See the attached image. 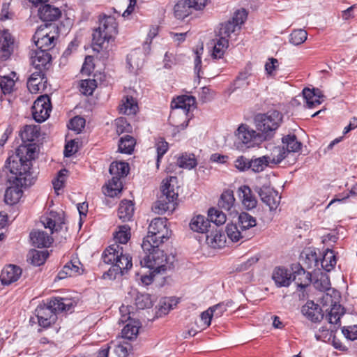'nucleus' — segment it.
<instances>
[{
    "label": "nucleus",
    "mask_w": 357,
    "mask_h": 357,
    "mask_svg": "<svg viewBox=\"0 0 357 357\" xmlns=\"http://www.w3.org/2000/svg\"><path fill=\"white\" fill-rule=\"evenodd\" d=\"M21 158L10 155L5 163V169L9 174L7 181L10 185L6 188L4 201L8 205H14L19 202L23 195L22 188L33 184L35 176L29 164L22 163Z\"/></svg>",
    "instance_id": "1"
},
{
    "label": "nucleus",
    "mask_w": 357,
    "mask_h": 357,
    "mask_svg": "<svg viewBox=\"0 0 357 357\" xmlns=\"http://www.w3.org/2000/svg\"><path fill=\"white\" fill-rule=\"evenodd\" d=\"M103 262L110 264L111 267L102 275V278L115 280L118 276H122L132 268V257L124 253L123 247L118 243L109 245L102 252L101 257Z\"/></svg>",
    "instance_id": "2"
},
{
    "label": "nucleus",
    "mask_w": 357,
    "mask_h": 357,
    "mask_svg": "<svg viewBox=\"0 0 357 357\" xmlns=\"http://www.w3.org/2000/svg\"><path fill=\"white\" fill-rule=\"evenodd\" d=\"M118 33V24L113 16L104 15L99 19V26L93 33L92 48L97 52H102L103 57L109 56L111 43Z\"/></svg>",
    "instance_id": "3"
},
{
    "label": "nucleus",
    "mask_w": 357,
    "mask_h": 357,
    "mask_svg": "<svg viewBox=\"0 0 357 357\" xmlns=\"http://www.w3.org/2000/svg\"><path fill=\"white\" fill-rule=\"evenodd\" d=\"M22 144L16 149L13 155L21 158L22 163L29 164L32 167V160L36 158V144L33 142L40 136V128L37 126L26 125L20 131Z\"/></svg>",
    "instance_id": "4"
},
{
    "label": "nucleus",
    "mask_w": 357,
    "mask_h": 357,
    "mask_svg": "<svg viewBox=\"0 0 357 357\" xmlns=\"http://www.w3.org/2000/svg\"><path fill=\"white\" fill-rule=\"evenodd\" d=\"M160 245L151 243V248L143 249L144 257L140 260V264L157 273H164L167 270L174 268V256L167 257L164 251L159 248Z\"/></svg>",
    "instance_id": "5"
},
{
    "label": "nucleus",
    "mask_w": 357,
    "mask_h": 357,
    "mask_svg": "<svg viewBox=\"0 0 357 357\" xmlns=\"http://www.w3.org/2000/svg\"><path fill=\"white\" fill-rule=\"evenodd\" d=\"M172 234V231L167 227V220L162 218H154L149 226L148 234L143 239L142 248L147 250L151 248V243L162 245L167 241Z\"/></svg>",
    "instance_id": "6"
},
{
    "label": "nucleus",
    "mask_w": 357,
    "mask_h": 357,
    "mask_svg": "<svg viewBox=\"0 0 357 357\" xmlns=\"http://www.w3.org/2000/svg\"><path fill=\"white\" fill-rule=\"evenodd\" d=\"M282 119L283 114L276 109L257 114L254 118L257 130L266 137V140L273 137L275 131L280 127Z\"/></svg>",
    "instance_id": "7"
},
{
    "label": "nucleus",
    "mask_w": 357,
    "mask_h": 357,
    "mask_svg": "<svg viewBox=\"0 0 357 357\" xmlns=\"http://www.w3.org/2000/svg\"><path fill=\"white\" fill-rule=\"evenodd\" d=\"M130 167L128 162L114 161L110 164L109 172L112 176L106 184L104 193L105 195L114 197L120 194L123 189L121 179L129 173Z\"/></svg>",
    "instance_id": "8"
},
{
    "label": "nucleus",
    "mask_w": 357,
    "mask_h": 357,
    "mask_svg": "<svg viewBox=\"0 0 357 357\" xmlns=\"http://www.w3.org/2000/svg\"><path fill=\"white\" fill-rule=\"evenodd\" d=\"M196 107V99L192 96L183 95L174 98L171 102V109L172 110L181 109L185 115L184 121L176 126L178 130H183L185 129L188 126L190 118L188 116L189 112Z\"/></svg>",
    "instance_id": "9"
},
{
    "label": "nucleus",
    "mask_w": 357,
    "mask_h": 357,
    "mask_svg": "<svg viewBox=\"0 0 357 357\" xmlns=\"http://www.w3.org/2000/svg\"><path fill=\"white\" fill-rule=\"evenodd\" d=\"M236 136L240 142L242 143L241 148H250L259 145L266 140L260 132L257 133L255 130L250 129L247 125L242 124L237 129Z\"/></svg>",
    "instance_id": "10"
},
{
    "label": "nucleus",
    "mask_w": 357,
    "mask_h": 357,
    "mask_svg": "<svg viewBox=\"0 0 357 357\" xmlns=\"http://www.w3.org/2000/svg\"><path fill=\"white\" fill-rule=\"evenodd\" d=\"M51 110V100L47 94L38 97L31 107L33 118L38 123L44 122L50 116Z\"/></svg>",
    "instance_id": "11"
},
{
    "label": "nucleus",
    "mask_w": 357,
    "mask_h": 357,
    "mask_svg": "<svg viewBox=\"0 0 357 357\" xmlns=\"http://www.w3.org/2000/svg\"><path fill=\"white\" fill-rule=\"evenodd\" d=\"M34 314L37 318L38 325L43 328H48L57 321V315L47 303L40 304L35 309Z\"/></svg>",
    "instance_id": "12"
},
{
    "label": "nucleus",
    "mask_w": 357,
    "mask_h": 357,
    "mask_svg": "<svg viewBox=\"0 0 357 357\" xmlns=\"http://www.w3.org/2000/svg\"><path fill=\"white\" fill-rule=\"evenodd\" d=\"M255 191L258 193L262 202L269 207L270 211L275 210L278 208L280 196L273 188L264 185L261 187H256Z\"/></svg>",
    "instance_id": "13"
},
{
    "label": "nucleus",
    "mask_w": 357,
    "mask_h": 357,
    "mask_svg": "<svg viewBox=\"0 0 357 357\" xmlns=\"http://www.w3.org/2000/svg\"><path fill=\"white\" fill-rule=\"evenodd\" d=\"M31 63L36 71L46 73L52 66V55L47 52L41 50H34L30 52Z\"/></svg>",
    "instance_id": "14"
},
{
    "label": "nucleus",
    "mask_w": 357,
    "mask_h": 357,
    "mask_svg": "<svg viewBox=\"0 0 357 357\" xmlns=\"http://www.w3.org/2000/svg\"><path fill=\"white\" fill-rule=\"evenodd\" d=\"M291 280L301 289H305L311 283V273L306 271L300 263L291 265Z\"/></svg>",
    "instance_id": "15"
},
{
    "label": "nucleus",
    "mask_w": 357,
    "mask_h": 357,
    "mask_svg": "<svg viewBox=\"0 0 357 357\" xmlns=\"http://www.w3.org/2000/svg\"><path fill=\"white\" fill-rule=\"evenodd\" d=\"M15 38L8 29L0 31V59L8 60L14 52Z\"/></svg>",
    "instance_id": "16"
},
{
    "label": "nucleus",
    "mask_w": 357,
    "mask_h": 357,
    "mask_svg": "<svg viewBox=\"0 0 357 357\" xmlns=\"http://www.w3.org/2000/svg\"><path fill=\"white\" fill-rule=\"evenodd\" d=\"M47 78L43 71L33 72L27 80V89L31 93H38L47 88Z\"/></svg>",
    "instance_id": "17"
},
{
    "label": "nucleus",
    "mask_w": 357,
    "mask_h": 357,
    "mask_svg": "<svg viewBox=\"0 0 357 357\" xmlns=\"http://www.w3.org/2000/svg\"><path fill=\"white\" fill-rule=\"evenodd\" d=\"M301 312L312 322H319L324 318V313L321 307L313 301H307L302 307Z\"/></svg>",
    "instance_id": "18"
},
{
    "label": "nucleus",
    "mask_w": 357,
    "mask_h": 357,
    "mask_svg": "<svg viewBox=\"0 0 357 357\" xmlns=\"http://www.w3.org/2000/svg\"><path fill=\"white\" fill-rule=\"evenodd\" d=\"M272 280L277 287H288L292 282L291 274L284 266H276L272 273Z\"/></svg>",
    "instance_id": "19"
},
{
    "label": "nucleus",
    "mask_w": 357,
    "mask_h": 357,
    "mask_svg": "<svg viewBox=\"0 0 357 357\" xmlns=\"http://www.w3.org/2000/svg\"><path fill=\"white\" fill-rule=\"evenodd\" d=\"M238 195L243 205L247 210L256 208L258 202L257 199L248 185H243L239 187L238 189Z\"/></svg>",
    "instance_id": "20"
},
{
    "label": "nucleus",
    "mask_w": 357,
    "mask_h": 357,
    "mask_svg": "<svg viewBox=\"0 0 357 357\" xmlns=\"http://www.w3.org/2000/svg\"><path fill=\"white\" fill-rule=\"evenodd\" d=\"M22 275V269L16 266L10 264L3 268L1 271L0 279L4 285H9L16 282Z\"/></svg>",
    "instance_id": "21"
},
{
    "label": "nucleus",
    "mask_w": 357,
    "mask_h": 357,
    "mask_svg": "<svg viewBox=\"0 0 357 357\" xmlns=\"http://www.w3.org/2000/svg\"><path fill=\"white\" fill-rule=\"evenodd\" d=\"M320 259L316 250L310 248L305 249L301 254L303 265L307 269L320 270Z\"/></svg>",
    "instance_id": "22"
},
{
    "label": "nucleus",
    "mask_w": 357,
    "mask_h": 357,
    "mask_svg": "<svg viewBox=\"0 0 357 357\" xmlns=\"http://www.w3.org/2000/svg\"><path fill=\"white\" fill-rule=\"evenodd\" d=\"M47 303L56 315L59 312L71 311L74 307L72 300L61 297L51 298Z\"/></svg>",
    "instance_id": "23"
},
{
    "label": "nucleus",
    "mask_w": 357,
    "mask_h": 357,
    "mask_svg": "<svg viewBox=\"0 0 357 357\" xmlns=\"http://www.w3.org/2000/svg\"><path fill=\"white\" fill-rule=\"evenodd\" d=\"M61 15L60 9L50 4L43 5L38 10L40 19L46 24L57 20Z\"/></svg>",
    "instance_id": "24"
},
{
    "label": "nucleus",
    "mask_w": 357,
    "mask_h": 357,
    "mask_svg": "<svg viewBox=\"0 0 357 357\" xmlns=\"http://www.w3.org/2000/svg\"><path fill=\"white\" fill-rule=\"evenodd\" d=\"M32 245L37 248H48L53 242V238L45 231L33 230L29 234Z\"/></svg>",
    "instance_id": "25"
},
{
    "label": "nucleus",
    "mask_w": 357,
    "mask_h": 357,
    "mask_svg": "<svg viewBox=\"0 0 357 357\" xmlns=\"http://www.w3.org/2000/svg\"><path fill=\"white\" fill-rule=\"evenodd\" d=\"M226 233L228 238L233 242H238L241 239H250L253 236V234L244 232L241 229L237 223L227 224L226 227Z\"/></svg>",
    "instance_id": "26"
},
{
    "label": "nucleus",
    "mask_w": 357,
    "mask_h": 357,
    "mask_svg": "<svg viewBox=\"0 0 357 357\" xmlns=\"http://www.w3.org/2000/svg\"><path fill=\"white\" fill-rule=\"evenodd\" d=\"M134 204L132 201L123 199L121 202L118 208V216L122 222L132 220L134 214Z\"/></svg>",
    "instance_id": "27"
},
{
    "label": "nucleus",
    "mask_w": 357,
    "mask_h": 357,
    "mask_svg": "<svg viewBox=\"0 0 357 357\" xmlns=\"http://www.w3.org/2000/svg\"><path fill=\"white\" fill-rule=\"evenodd\" d=\"M190 229L198 233H207L210 227V220L202 215H197L193 217L190 222Z\"/></svg>",
    "instance_id": "28"
},
{
    "label": "nucleus",
    "mask_w": 357,
    "mask_h": 357,
    "mask_svg": "<svg viewBox=\"0 0 357 357\" xmlns=\"http://www.w3.org/2000/svg\"><path fill=\"white\" fill-rule=\"evenodd\" d=\"M119 110L123 114L134 115L138 110L137 102L132 96H126L122 99Z\"/></svg>",
    "instance_id": "29"
},
{
    "label": "nucleus",
    "mask_w": 357,
    "mask_h": 357,
    "mask_svg": "<svg viewBox=\"0 0 357 357\" xmlns=\"http://www.w3.org/2000/svg\"><path fill=\"white\" fill-rule=\"evenodd\" d=\"M193 10L189 0H179L174 7V16L178 20H184L191 15Z\"/></svg>",
    "instance_id": "30"
},
{
    "label": "nucleus",
    "mask_w": 357,
    "mask_h": 357,
    "mask_svg": "<svg viewBox=\"0 0 357 357\" xmlns=\"http://www.w3.org/2000/svg\"><path fill=\"white\" fill-rule=\"evenodd\" d=\"M206 241L213 248H222L225 245L226 236L222 231L215 230L206 236Z\"/></svg>",
    "instance_id": "31"
},
{
    "label": "nucleus",
    "mask_w": 357,
    "mask_h": 357,
    "mask_svg": "<svg viewBox=\"0 0 357 357\" xmlns=\"http://www.w3.org/2000/svg\"><path fill=\"white\" fill-rule=\"evenodd\" d=\"M282 146H284L288 153L298 152L301 150L302 143L299 142L294 134H289L282 138Z\"/></svg>",
    "instance_id": "32"
},
{
    "label": "nucleus",
    "mask_w": 357,
    "mask_h": 357,
    "mask_svg": "<svg viewBox=\"0 0 357 357\" xmlns=\"http://www.w3.org/2000/svg\"><path fill=\"white\" fill-rule=\"evenodd\" d=\"M235 197L231 190H225L222 192L218 201V206L226 211H230L234 206Z\"/></svg>",
    "instance_id": "33"
},
{
    "label": "nucleus",
    "mask_w": 357,
    "mask_h": 357,
    "mask_svg": "<svg viewBox=\"0 0 357 357\" xmlns=\"http://www.w3.org/2000/svg\"><path fill=\"white\" fill-rule=\"evenodd\" d=\"M337 259L334 252L327 249L322 258L320 259V270L323 269L327 272L333 270L336 265Z\"/></svg>",
    "instance_id": "34"
},
{
    "label": "nucleus",
    "mask_w": 357,
    "mask_h": 357,
    "mask_svg": "<svg viewBox=\"0 0 357 357\" xmlns=\"http://www.w3.org/2000/svg\"><path fill=\"white\" fill-rule=\"evenodd\" d=\"M237 225L244 232L257 225L256 218L247 212H242L238 215Z\"/></svg>",
    "instance_id": "35"
},
{
    "label": "nucleus",
    "mask_w": 357,
    "mask_h": 357,
    "mask_svg": "<svg viewBox=\"0 0 357 357\" xmlns=\"http://www.w3.org/2000/svg\"><path fill=\"white\" fill-rule=\"evenodd\" d=\"M136 144L135 138L126 135L120 138L118 144V150L121 153L131 154Z\"/></svg>",
    "instance_id": "36"
},
{
    "label": "nucleus",
    "mask_w": 357,
    "mask_h": 357,
    "mask_svg": "<svg viewBox=\"0 0 357 357\" xmlns=\"http://www.w3.org/2000/svg\"><path fill=\"white\" fill-rule=\"evenodd\" d=\"M176 163L183 169H192L197 165V161L195 154L183 153L178 157Z\"/></svg>",
    "instance_id": "37"
},
{
    "label": "nucleus",
    "mask_w": 357,
    "mask_h": 357,
    "mask_svg": "<svg viewBox=\"0 0 357 357\" xmlns=\"http://www.w3.org/2000/svg\"><path fill=\"white\" fill-rule=\"evenodd\" d=\"M317 93L321 94V91L319 89L305 88L303 91V98L305 100L307 105L309 108H312L315 105H320L323 100L316 99Z\"/></svg>",
    "instance_id": "38"
},
{
    "label": "nucleus",
    "mask_w": 357,
    "mask_h": 357,
    "mask_svg": "<svg viewBox=\"0 0 357 357\" xmlns=\"http://www.w3.org/2000/svg\"><path fill=\"white\" fill-rule=\"evenodd\" d=\"M238 30V28L229 20L222 23L220 26L216 37L220 38L226 39L229 41V38L231 37V33H234Z\"/></svg>",
    "instance_id": "39"
},
{
    "label": "nucleus",
    "mask_w": 357,
    "mask_h": 357,
    "mask_svg": "<svg viewBox=\"0 0 357 357\" xmlns=\"http://www.w3.org/2000/svg\"><path fill=\"white\" fill-rule=\"evenodd\" d=\"M270 162L271 157L268 155L252 158L250 159V169L255 173L261 172L268 165Z\"/></svg>",
    "instance_id": "40"
},
{
    "label": "nucleus",
    "mask_w": 357,
    "mask_h": 357,
    "mask_svg": "<svg viewBox=\"0 0 357 357\" xmlns=\"http://www.w3.org/2000/svg\"><path fill=\"white\" fill-rule=\"evenodd\" d=\"M174 204L169 202L160 195L154 203L152 209L156 213L163 214L167 211L174 209Z\"/></svg>",
    "instance_id": "41"
},
{
    "label": "nucleus",
    "mask_w": 357,
    "mask_h": 357,
    "mask_svg": "<svg viewBox=\"0 0 357 357\" xmlns=\"http://www.w3.org/2000/svg\"><path fill=\"white\" fill-rule=\"evenodd\" d=\"M229 47V42L224 38L217 37L216 42L214 44L212 57L214 59L222 58L225 50Z\"/></svg>",
    "instance_id": "42"
},
{
    "label": "nucleus",
    "mask_w": 357,
    "mask_h": 357,
    "mask_svg": "<svg viewBox=\"0 0 357 357\" xmlns=\"http://www.w3.org/2000/svg\"><path fill=\"white\" fill-rule=\"evenodd\" d=\"M119 231L114 234V243L126 244L130 238V228L127 225L119 226Z\"/></svg>",
    "instance_id": "43"
},
{
    "label": "nucleus",
    "mask_w": 357,
    "mask_h": 357,
    "mask_svg": "<svg viewBox=\"0 0 357 357\" xmlns=\"http://www.w3.org/2000/svg\"><path fill=\"white\" fill-rule=\"evenodd\" d=\"M155 147L157 152L156 167L158 169L161 159L169 149V144L164 137H159L155 142Z\"/></svg>",
    "instance_id": "44"
},
{
    "label": "nucleus",
    "mask_w": 357,
    "mask_h": 357,
    "mask_svg": "<svg viewBox=\"0 0 357 357\" xmlns=\"http://www.w3.org/2000/svg\"><path fill=\"white\" fill-rule=\"evenodd\" d=\"M56 38L54 36H50L48 33L46 36L43 37L40 40H37L34 42L37 50H41L45 51H49L55 46Z\"/></svg>",
    "instance_id": "45"
},
{
    "label": "nucleus",
    "mask_w": 357,
    "mask_h": 357,
    "mask_svg": "<svg viewBox=\"0 0 357 357\" xmlns=\"http://www.w3.org/2000/svg\"><path fill=\"white\" fill-rule=\"evenodd\" d=\"M307 38V33L305 30L300 29L294 30L289 36V42L294 45L303 44Z\"/></svg>",
    "instance_id": "46"
},
{
    "label": "nucleus",
    "mask_w": 357,
    "mask_h": 357,
    "mask_svg": "<svg viewBox=\"0 0 357 357\" xmlns=\"http://www.w3.org/2000/svg\"><path fill=\"white\" fill-rule=\"evenodd\" d=\"M208 218L211 222L219 226L223 225L226 222V215L221 211L214 208H211L208 211Z\"/></svg>",
    "instance_id": "47"
},
{
    "label": "nucleus",
    "mask_w": 357,
    "mask_h": 357,
    "mask_svg": "<svg viewBox=\"0 0 357 357\" xmlns=\"http://www.w3.org/2000/svg\"><path fill=\"white\" fill-rule=\"evenodd\" d=\"M161 191V196L163 198L175 204L174 202L177 199L178 193L175 192L174 185L167 181L162 185Z\"/></svg>",
    "instance_id": "48"
},
{
    "label": "nucleus",
    "mask_w": 357,
    "mask_h": 357,
    "mask_svg": "<svg viewBox=\"0 0 357 357\" xmlns=\"http://www.w3.org/2000/svg\"><path fill=\"white\" fill-rule=\"evenodd\" d=\"M135 300L137 309L144 310L153 306V301L149 294L137 293Z\"/></svg>",
    "instance_id": "49"
},
{
    "label": "nucleus",
    "mask_w": 357,
    "mask_h": 357,
    "mask_svg": "<svg viewBox=\"0 0 357 357\" xmlns=\"http://www.w3.org/2000/svg\"><path fill=\"white\" fill-rule=\"evenodd\" d=\"M344 314V307L340 304H334L328 313V321L337 324L340 321V317Z\"/></svg>",
    "instance_id": "50"
},
{
    "label": "nucleus",
    "mask_w": 357,
    "mask_h": 357,
    "mask_svg": "<svg viewBox=\"0 0 357 357\" xmlns=\"http://www.w3.org/2000/svg\"><path fill=\"white\" fill-rule=\"evenodd\" d=\"M284 146H276L271 153V162L273 164H280L288 155Z\"/></svg>",
    "instance_id": "51"
},
{
    "label": "nucleus",
    "mask_w": 357,
    "mask_h": 357,
    "mask_svg": "<svg viewBox=\"0 0 357 357\" xmlns=\"http://www.w3.org/2000/svg\"><path fill=\"white\" fill-rule=\"evenodd\" d=\"M31 264L34 266H40L45 263L49 254L47 251L33 250L31 252Z\"/></svg>",
    "instance_id": "52"
},
{
    "label": "nucleus",
    "mask_w": 357,
    "mask_h": 357,
    "mask_svg": "<svg viewBox=\"0 0 357 357\" xmlns=\"http://www.w3.org/2000/svg\"><path fill=\"white\" fill-rule=\"evenodd\" d=\"M15 81L9 76H0V87L5 95L10 94L13 91Z\"/></svg>",
    "instance_id": "53"
},
{
    "label": "nucleus",
    "mask_w": 357,
    "mask_h": 357,
    "mask_svg": "<svg viewBox=\"0 0 357 357\" xmlns=\"http://www.w3.org/2000/svg\"><path fill=\"white\" fill-rule=\"evenodd\" d=\"M96 87L97 83L95 79H84L80 84V91L86 96H91Z\"/></svg>",
    "instance_id": "54"
},
{
    "label": "nucleus",
    "mask_w": 357,
    "mask_h": 357,
    "mask_svg": "<svg viewBox=\"0 0 357 357\" xmlns=\"http://www.w3.org/2000/svg\"><path fill=\"white\" fill-rule=\"evenodd\" d=\"M248 17V13L245 9L242 8L241 10H238L234 13L233 17L230 22H232L238 28V30L241 29V25L245 22Z\"/></svg>",
    "instance_id": "55"
},
{
    "label": "nucleus",
    "mask_w": 357,
    "mask_h": 357,
    "mask_svg": "<svg viewBox=\"0 0 357 357\" xmlns=\"http://www.w3.org/2000/svg\"><path fill=\"white\" fill-rule=\"evenodd\" d=\"M81 263L77 259H72L65 265V270L68 272L69 277L80 275L82 271L79 268Z\"/></svg>",
    "instance_id": "56"
},
{
    "label": "nucleus",
    "mask_w": 357,
    "mask_h": 357,
    "mask_svg": "<svg viewBox=\"0 0 357 357\" xmlns=\"http://www.w3.org/2000/svg\"><path fill=\"white\" fill-rule=\"evenodd\" d=\"M116 131L119 135L124 132H129L132 127L125 118L121 117L115 121Z\"/></svg>",
    "instance_id": "57"
},
{
    "label": "nucleus",
    "mask_w": 357,
    "mask_h": 357,
    "mask_svg": "<svg viewBox=\"0 0 357 357\" xmlns=\"http://www.w3.org/2000/svg\"><path fill=\"white\" fill-rule=\"evenodd\" d=\"M138 331V327L128 324L122 329V336L128 340H132L137 337Z\"/></svg>",
    "instance_id": "58"
},
{
    "label": "nucleus",
    "mask_w": 357,
    "mask_h": 357,
    "mask_svg": "<svg viewBox=\"0 0 357 357\" xmlns=\"http://www.w3.org/2000/svg\"><path fill=\"white\" fill-rule=\"evenodd\" d=\"M85 123L86 121L83 117L76 116L70 119L69 128L79 132L84 128Z\"/></svg>",
    "instance_id": "59"
},
{
    "label": "nucleus",
    "mask_w": 357,
    "mask_h": 357,
    "mask_svg": "<svg viewBox=\"0 0 357 357\" xmlns=\"http://www.w3.org/2000/svg\"><path fill=\"white\" fill-rule=\"evenodd\" d=\"M250 160L243 155H241L236 158L234 162L235 167L240 172H245L250 169Z\"/></svg>",
    "instance_id": "60"
},
{
    "label": "nucleus",
    "mask_w": 357,
    "mask_h": 357,
    "mask_svg": "<svg viewBox=\"0 0 357 357\" xmlns=\"http://www.w3.org/2000/svg\"><path fill=\"white\" fill-rule=\"evenodd\" d=\"M342 333L344 337L350 340H357V325H353L349 326H344L342 328Z\"/></svg>",
    "instance_id": "61"
},
{
    "label": "nucleus",
    "mask_w": 357,
    "mask_h": 357,
    "mask_svg": "<svg viewBox=\"0 0 357 357\" xmlns=\"http://www.w3.org/2000/svg\"><path fill=\"white\" fill-rule=\"evenodd\" d=\"M93 57L91 56H86L84 62L82 65L81 73L82 75H89L94 69V64L93 63Z\"/></svg>",
    "instance_id": "62"
},
{
    "label": "nucleus",
    "mask_w": 357,
    "mask_h": 357,
    "mask_svg": "<svg viewBox=\"0 0 357 357\" xmlns=\"http://www.w3.org/2000/svg\"><path fill=\"white\" fill-rule=\"evenodd\" d=\"M258 260L259 259L257 257H250L248 259L245 261H243L240 264L237 265L236 271L238 272L248 271L252 265L256 264L258 261Z\"/></svg>",
    "instance_id": "63"
},
{
    "label": "nucleus",
    "mask_w": 357,
    "mask_h": 357,
    "mask_svg": "<svg viewBox=\"0 0 357 357\" xmlns=\"http://www.w3.org/2000/svg\"><path fill=\"white\" fill-rule=\"evenodd\" d=\"M213 91L208 86H204L202 88L201 92L199 93V100L202 102H207L213 98Z\"/></svg>",
    "instance_id": "64"
}]
</instances>
